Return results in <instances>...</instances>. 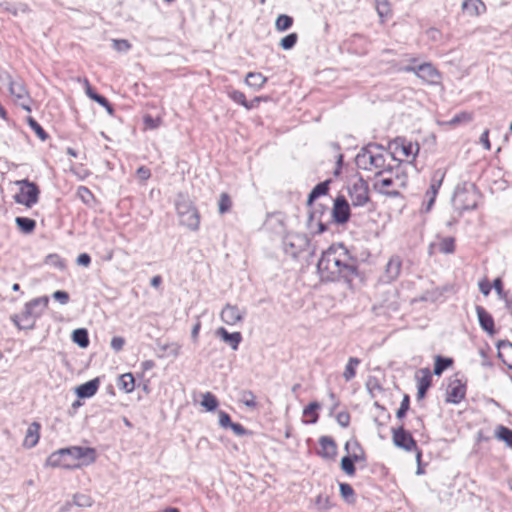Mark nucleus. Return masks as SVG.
Segmentation results:
<instances>
[{"instance_id":"f257e3e1","label":"nucleus","mask_w":512,"mask_h":512,"mask_svg":"<svg viewBox=\"0 0 512 512\" xmlns=\"http://www.w3.org/2000/svg\"><path fill=\"white\" fill-rule=\"evenodd\" d=\"M317 270L324 281H336L339 278H348L357 272L356 260L346 247L341 244H332L322 253L317 263Z\"/></svg>"},{"instance_id":"f03ea898","label":"nucleus","mask_w":512,"mask_h":512,"mask_svg":"<svg viewBox=\"0 0 512 512\" xmlns=\"http://www.w3.org/2000/svg\"><path fill=\"white\" fill-rule=\"evenodd\" d=\"M387 157L391 158L381 146L369 144L357 154L355 162L359 169L373 172L376 177L392 166L386 163Z\"/></svg>"},{"instance_id":"7ed1b4c3","label":"nucleus","mask_w":512,"mask_h":512,"mask_svg":"<svg viewBox=\"0 0 512 512\" xmlns=\"http://www.w3.org/2000/svg\"><path fill=\"white\" fill-rule=\"evenodd\" d=\"M408 177L400 167L391 166L373 180V188L387 196H398L400 190L407 185Z\"/></svg>"},{"instance_id":"20e7f679","label":"nucleus","mask_w":512,"mask_h":512,"mask_svg":"<svg viewBox=\"0 0 512 512\" xmlns=\"http://www.w3.org/2000/svg\"><path fill=\"white\" fill-rule=\"evenodd\" d=\"M48 302L49 299L47 296L35 298L26 303L20 314L12 316L11 319L19 328L31 329L35 325L36 318H38L47 307Z\"/></svg>"},{"instance_id":"39448f33","label":"nucleus","mask_w":512,"mask_h":512,"mask_svg":"<svg viewBox=\"0 0 512 512\" xmlns=\"http://www.w3.org/2000/svg\"><path fill=\"white\" fill-rule=\"evenodd\" d=\"M479 193L472 183H462L457 185L453 195V205L457 210H472L477 207Z\"/></svg>"},{"instance_id":"423d86ee","label":"nucleus","mask_w":512,"mask_h":512,"mask_svg":"<svg viewBox=\"0 0 512 512\" xmlns=\"http://www.w3.org/2000/svg\"><path fill=\"white\" fill-rule=\"evenodd\" d=\"M176 210L180 223L192 231H197L200 225V216L193 203L180 195L176 201Z\"/></svg>"},{"instance_id":"0eeeda50","label":"nucleus","mask_w":512,"mask_h":512,"mask_svg":"<svg viewBox=\"0 0 512 512\" xmlns=\"http://www.w3.org/2000/svg\"><path fill=\"white\" fill-rule=\"evenodd\" d=\"M16 184L20 186L19 192L14 195L16 203L30 208L38 202L40 191L35 183L24 179L16 181Z\"/></svg>"},{"instance_id":"6e6552de","label":"nucleus","mask_w":512,"mask_h":512,"mask_svg":"<svg viewBox=\"0 0 512 512\" xmlns=\"http://www.w3.org/2000/svg\"><path fill=\"white\" fill-rule=\"evenodd\" d=\"M285 250L293 257H297L301 252L308 250L310 239L306 234L288 233L284 238Z\"/></svg>"},{"instance_id":"1a4fd4ad","label":"nucleus","mask_w":512,"mask_h":512,"mask_svg":"<svg viewBox=\"0 0 512 512\" xmlns=\"http://www.w3.org/2000/svg\"><path fill=\"white\" fill-rule=\"evenodd\" d=\"M392 440L396 447L401 448L407 452L417 450L416 441L412 435L404 429L403 424L397 428H392Z\"/></svg>"},{"instance_id":"9d476101","label":"nucleus","mask_w":512,"mask_h":512,"mask_svg":"<svg viewBox=\"0 0 512 512\" xmlns=\"http://www.w3.org/2000/svg\"><path fill=\"white\" fill-rule=\"evenodd\" d=\"M351 203L355 207L364 206L369 201L367 184L359 180L349 188Z\"/></svg>"},{"instance_id":"9b49d317","label":"nucleus","mask_w":512,"mask_h":512,"mask_svg":"<svg viewBox=\"0 0 512 512\" xmlns=\"http://www.w3.org/2000/svg\"><path fill=\"white\" fill-rule=\"evenodd\" d=\"M405 70L415 72L420 79L429 84H437L440 80L439 72L429 63L421 64L418 67H406Z\"/></svg>"},{"instance_id":"f8f14e48","label":"nucleus","mask_w":512,"mask_h":512,"mask_svg":"<svg viewBox=\"0 0 512 512\" xmlns=\"http://www.w3.org/2000/svg\"><path fill=\"white\" fill-rule=\"evenodd\" d=\"M246 312L245 308H239L228 303L221 310L220 317L227 325H235L244 319Z\"/></svg>"},{"instance_id":"ddd939ff","label":"nucleus","mask_w":512,"mask_h":512,"mask_svg":"<svg viewBox=\"0 0 512 512\" xmlns=\"http://www.w3.org/2000/svg\"><path fill=\"white\" fill-rule=\"evenodd\" d=\"M332 217L337 224H345L348 222L350 218V206L343 196H339L334 200Z\"/></svg>"},{"instance_id":"4468645a","label":"nucleus","mask_w":512,"mask_h":512,"mask_svg":"<svg viewBox=\"0 0 512 512\" xmlns=\"http://www.w3.org/2000/svg\"><path fill=\"white\" fill-rule=\"evenodd\" d=\"M65 456H70L73 459L84 460V464L93 463L96 459V453L94 448L72 446L64 448Z\"/></svg>"},{"instance_id":"2eb2a0df","label":"nucleus","mask_w":512,"mask_h":512,"mask_svg":"<svg viewBox=\"0 0 512 512\" xmlns=\"http://www.w3.org/2000/svg\"><path fill=\"white\" fill-rule=\"evenodd\" d=\"M402 261L399 256H392L386 267L383 279L385 282H392L396 280L401 272Z\"/></svg>"},{"instance_id":"dca6fc26","label":"nucleus","mask_w":512,"mask_h":512,"mask_svg":"<svg viewBox=\"0 0 512 512\" xmlns=\"http://www.w3.org/2000/svg\"><path fill=\"white\" fill-rule=\"evenodd\" d=\"M476 314L481 328L489 335H494L496 330L494 319L491 316V314L488 313L482 306L479 305L476 306Z\"/></svg>"},{"instance_id":"f3484780","label":"nucleus","mask_w":512,"mask_h":512,"mask_svg":"<svg viewBox=\"0 0 512 512\" xmlns=\"http://www.w3.org/2000/svg\"><path fill=\"white\" fill-rule=\"evenodd\" d=\"M321 450L319 455L326 459H333L337 453L335 441L329 436H321L319 439Z\"/></svg>"},{"instance_id":"a211bd4d","label":"nucleus","mask_w":512,"mask_h":512,"mask_svg":"<svg viewBox=\"0 0 512 512\" xmlns=\"http://www.w3.org/2000/svg\"><path fill=\"white\" fill-rule=\"evenodd\" d=\"M216 335L227 343L234 351L238 349V346L242 341V335L240 332L229 333L224 327H219L216 330Z\"/></svg>"},{"instance_id":"6ab92c4d","label":"nucleus","mask_w":512,"mask_h":512,"mask_svg":"<svg viewBox=\"0 0 512 512\" xmlns=\"http://www.w3.org/2000/svg\"><path fill=\"white\" fill-rule=\"evenodd\" d=\"M99 379H92L76 388V394L79 398H90L94 396L99 388Z\"/></svg>"},{"instance_id":"aec40b11","label":"nucleus","mask_w":512,"mask_h":512,"mask_svg":"<svg viewBox=\"0 0 512 512\" xmlns=\"http://www.w3.org/2000/svg\"><path fill=\"white\" fill-rule=\"evenodd\" d=\"M462 9L469 16L477 17L486 11V6L481 0H464Z\"/></svg>"},{"instance_id":"412c9836","label":"nucleus","mask_w":512,"mask_h":512,"mask_svg":"<svg viewBox=\"0 0 512 512\" xmlns=\"http://www.w3.org/2000/svg\"><path fill=\"white\" fill-rule=\"evenodd\" d=\"M40 424L37 422L31 423L26 431L23 445L27 448L34 447L39 441Z\"/></svg>"},{"instance_id":"4be33fe9","label":"nucleus","mask_w":512,"mask_h":512,"mask_svg":"<svg viewBox=\"0 0 512 512\" xmlns=\"http://www.w3.org/2000/svg\"><path fill=\"white\" fill-rule=\"evenodd\" d=\"M3 80L7 81L10 94L14 97V99L28 93L22 81L13 80L9 74L6 73L3 76Z\"/></svg>"},{"instance_id":"5701e85b","label":"nucleus","mask_w":512,"mask_h":512,"mask_svg":"<svg viewBox=\"0 0 512 512\" xmlns=\"http://www.w3.org/2000/svg\"><path fill=\"white\" fill-rule=\"evenodd\" d=\"M498 356L512 370V343L508 341H500L498 344Z\"/></svg>"},{"instance_id":"b1692460","label":"nucleus","mask_w":512,"mask_h":512,"mask_svg":"<svg viewBox=\"0 0 512 512\" xmlns=\"http://www.w3.org/2000/svg\"><path fill=\"white\" fill-rule=\"evenodd\" d=\"M329 184L330 180L323 181L319 184H317L312 191L310 192L308 199H307V205L310 206L317 198L320 196L326 195L329 190Z\"/></svg>"},{"instance_id":"393cba45","label":"nucleus","mask_w":512,"mask_h":512,"mask_svg":"<svg viewBox=\"0 0 512 512\" xmlns=\"http://www.w3.org/2000/svg\"><path fill=\"white\" fill-rule=\"evenodd\" d=\"M65 450L61 448L55 452H53L46 460V465L51 467H69V464L64 461L65 458Z\"/></svg>"},{"instance_id":"a878e982","label":"nucleus","mask_w":512,"mask_h":512,"mask_svg":"<svg viewBox=\"0 0 512 512\" xmlns=\"http://www.w3.org/2000/svg\"><path fill=\"white\" fill-rule=\"evenodd\" d=\"M397 149H400L401 153L405 157H413L415 158L416 155L419 152V145L417 143L408 142L404 139L400 140L399 144L397 145Z\"/></svg>"},{"instance_id":"bb28decb","label":"nucleus","mask_w":512,"mask_h":512,"mask_svg":"<svg viewBox=\"0 0 512 512\" xmlns=\"http://www.w3.org/2000/svg\"><path fill=\"white\" fill-rule=\"evenodd\" d=\"M267 78L259 72H249L246 75L245 82L255 90H259L266 83Z\"/></svg>"},{"instance_id":"cd10ccee","label":"nucleus","mask_w":512,"mask_h":512,"mask_svg":"<svg viewBox=\"0 0 512 512\" xmlns=\"http://www.w3.org/2000/svg\"><path fill=\"white\" fill-rule=\"evenodd\" d=\"M376 1V10L381 18V21L384 22L392 15V3L390 0H375Z\"/></svg>"},{"instance_id":"c85d7f7f","label":"nucleus","mask_w":512,"mask_h":512,"mask_svg":"<svg viewBox=\"0 0 512 512\" xmlns=\"http://www.w3.org/2000/svg\"><path fill=\"white\" fill-rule=\"evenodd\" d=\"M495 437L503 441L508 447L512 448V430L503 425H498L495 429Z\"/></svg>"},{"instance_id":"c756f323","label":"nucleus","mask_w":512,"mask_h":512,"mask_svg":"<svg viewBox=\"0 0 512 512\" xmlns=\"http://www.w3.org/2000/svg\"><path fill=\"white\" fill-rule=\"evenodd\" d=\"M17 227L26 234H29L34 231L36 227L35 220L27 217H16L15 219Z\"/></svg>"},{"instance_id":"7c9ffc66","label":"nucleus","mask_w":512,"mask_h":512,"mask_svg":"<svg viewBox=\"0 0 512 512\" xmlns=\"http://www.w3.org/2000/svg\"><path fill=\"white\" fill-rule=\"evenodd\" d=\"M72 340L81 348H86L89 345L88 332L84 328H79L73 331Z\"/></svg>"},{"instance_id":"2f4dec72","label":"nucleus","mask_w":512,"mask_h":512,"mask_svg":"<svg viewBox=\"0 0 512 512\" xmlns=\"http://www.w3.org/2000/svg\"><path fill=\"white\" fill-rule=\"evenodd\" d=\"M118 386L126 393H130L134 390L135 380L131 373H126L120 376Z\"/></svg>"},{"instance_id":"473e14b6","label":"nucleus","mask_w":512,"mask_h":512,"mask_svg":"<svg viewBox=\"0 0 512 512\" xmlns=\"http://www.w3.org/2000/svg\"><path fill=\"white\" fill-rule=\"evenodd\" d=\"M419 373L421 374V376L417 375V388L424 389L427 391L431 386L432 380L430 370L428 368H424L421 369Z\"/></svg>"},{"instance_id":"72a5a7b5","label":"nucleus","mask_w":512,"mask_h":512,"mask_svg":"<svg viewBox=\"0 0 512 512\" xmlns=\"http://www.w3.org/2000/svg\"><path fill=\"white\" fill-rule=\"evenodd\" d=\"M239 402L250 409H255L257 406L256 397L250 390H243L240 392Z\"/></svg>"},{"instance_id":"f704fd0d","label":"nucleus","mask_w":512,"mask_h":512,"mask_svg":"<svg viewBox=\"0 0 512 512\" xmlns=\"http://www.w3.org/2000/svg\"><path fill=\"white\" fill-rule=\"evenodd\" d=\"M444 177H445V172L441 171V170H437L433 175L430 188L426 193L436 196L440 186L442 185Z\"/></svg>"},{"instance_id":"c9c22d12","label":"nucleus","mask_w":512,"mask_h":512,"mask_svg":"<svg viewBox=\"0 0 512 512\" xmlns=\"http://www.w3.org/2000/svg\"><path fill=\"white\" fill-rule=\"evenodd\" d=\"M465 396V387L460 383L451 387L448 391V401L453 403L460 402Z\"/></svg>"},{"instance_id":"e433bc0d","label":"nucleus","mask_w":512,"mask_h":512,"mask_svg":"<svg viewBox=\"0 0 512 512\" xmlns=\"http://www.w3.org/2000/svg\"><path fill=\"white\" fill-rule=\"evenodd\" d=\"M359 364H360V359H358L356 357L349 358L348 363L346 364L345 370L343 373V377L346 381H350L355 377V375H356L355 367L358 366Z\"/></svg>"},{"instance_id":"4c0bfd02","label":"nucleus","mask_w":512,"mask_h":512,"mask_svg":"<svg viewBox=\"0 0 512 512\" xmlns=\"http://www.w3.org/2000/svg\"><path fill=\"white\" fill-rule=\"evenodd\" d=\"M452 364L453 360L451 358L436 356L433 372L435 375L440 376Z\"/></svg>"},{"instance_id":"58836bf2","label":"nucleus","mask_w":512,"mask_h":512,"mask_svg":"<svg viewBox=\"0 0 512 512\" xmlns=\"http://www.w3.org/2000/svg\"><path fill=\"white\" fill-rule=\"evenodd\" d=\"M228 95L235 103L244 106L248 110L254 107L253 102H248L244 93L241 91L231 90Z\"/></svg>"},{"instance_id":"ea45409f","label":"nucleus","mask_w":512,"mask_h":512,"mask_svg":"<svg viewBox=\"0 0 512 512\" xmlns=\"http://www.w3.org/2000/svg\"><path fill=\"white\" fill-rule=\"evenodd\" d=\"M293 24V18L286 14H281L277 17L275 22L276 30L283 32L288 30Z\"/></svg>"},{"instance_id":"a19ab883","label":"nucleus","mask_w":512,"mask_h":512,"mask_svg":"<svg viewBox=\"0 0 512 512\" xmlns=\"http://www.w3.org/2000/svg\"><path fill=\"white\" fill-rule=\"evenodd\" d=\"M232 207V200L230 196L223 192L220 194L219 201H218V212L223 215L230 211Z\"/></svg>"},{"instance_id":"79ce46f5","label":"nucleus","mask_w":512,"mask_h":512,"mask_svg":"<svg viewBox=\"0 0 512 512\" xmlns=\"http://www.w3.org/2000/svg\"><path fill=\"white\" fill-rule=\"evenodd\" d=\"M320 408L319 403L317 402H311L307 407L303 410V415L310 417V419L307 421V423L314 424L318 420V414L317 409Z\"/></svg>"},{"instance_id":"37998d69","label":"nucleus","mask_w":512,"mask_h":512,"mask_svg":"<svg viewBox=\"0 0 512 512\" xmlns=\"http://www.w3.org/2000/svg\"><path fill=\"white\" fill-rule=\"evenodd\" d=\"M201 405L206 408L207 411H213L217 408L218 401L212 393L206 392L202 395Z\"/></svg>"},{"instance_id":"c03bdc74","label":"nucleus","mask_w":512,"mask_h":512,"mask_svg":"<svg viewBox=\"0 0 512 512\" xmlns=\"http://www.w3.org/2000/svg\"><path fill=\"white\" fill-rule=\"evenodd\" d=\"M297 40L298 35L296 33H290L281 39L280 46L284 50H290L296 45Z\"/></svg>"},{"instance_id":"a18cd8bd","label":"nucleus","mask_w":512,"mask_h":512,"mask_svg":"<svg viewBox=\"0 0 512 512\" xmlns=\"http://www.w3.org/2000/svg\"><path fill=\"white\" fill-rule=\"evenodd\" d=\"M27 122L42 141L47 139L48 134L34 118L28 117Z\"/></svg>"},{"instance_id":"49530a36","label":"nucleus","mask_w":512,"mask_h":512,"mask_svg":"<svg viewBox=\"0 0 512 512\" xmlns=\"http://www.w3.org/2000/svg\"><path fill=\"white\" fill-rule=\"evenodd\" d=\"M77 196L85 204H90L93 201V199H94V196L91 193V191L87 187H85V186L78 187V189H77Z\"/></svg>"},{"instance_id":"de8ad7c7","label":"nucleus","mask_w":512,"mask_h":512,"mask_svg":"<svg viewBox=\"0 0 512 512\" xmlns=\"http://www.w3.org/2000/svg\"><path fill=\"white\" fill-rule=\"evenodd\" d=\"M341 468L347 475H354L355 466L353 459L350 456H345L341 459Z\"/></svg>"},{"instance_id":"09e8293b","label":"nucleus","mask_w":512,"mask_h":512,"mask_svg":"<svg viewBox=\"0 0 512 512\" xmlns=\"http://www.w3.org/2000/svg\"><path fill=\"white\" fill-rule=\"evenodd\" d=\"M2 6L4 7V9L10 13H12L13 15H18L19 12L21 13H27L29 11V8L26 4H20L18 6H14L8 2H5L2 4Z\"/></svg>"},{"instance_id":"8fccbe9b","label":"nucleus","mask_w":512,"mask_h":512,"mask_svg":"<svg viewBox=\"0 0 512 512\" xmlns=\"http://www.w3.org/2000/svg\"><path fill=\"white\" fill-rule=\"evenodd\" d=\"M45 263L60 270L65 268L64 261L57 254H49L45 259Z\"/></svg>"},{"instance_id":"3c124183","label":"nucleus","mask_w":512,"mask_h":512,"mask_svg":"<svg viewBox=\"0 0 512 512\" xmlns=\"http://www.w3.org/2000/svg\"><path fill=\"white\" fill-rule=\"evenodd\" d=\"M73 503L79 507H90L92 505V499L85 494H76L73 497Z\"/></svg>"},{"instance_id":"603ef678","label":"nucleus","mask_w":512,"mask_h":512,"mask_svg":"<svg viewBox=\"0 0 512 512\" xmlns=\"http://www.w3.org/2000/svg\"><path fill=\"white\" fill-rule=\"evenodd\" d=\"M454 239L453 238H444L439 243V250L442 253H452L454 251Z\"/></svg>"},{"instance_id":"864d4df0","label":"nucleus","mask_w":512,"mask_h":512,"mask_svg":"<svg viewBox=\"0 0 512 512\" xmlns=\"http://www.w3.org/2000/svg\"><path fill=\"white\" fill-rule=\"evenodd\" d=\"M340 494L347 502L353 501L354 491L351 485L340 483Z\"/></svg>"},{"instance_id":"5fc2aeb1","label":"nucleus","mask_w":512,"mask_h":512,"mask_svg":"<svg viewBox=\"0 0 512 512\" xmlns=\"http://www.w3.org/2000/svg\"><path fill=\"white\" fill-rule=\"evenodd\" d=\"M472 120L471 114L467 112H462L460 114L455 115L448 123L452 126H456L460 123H468Z\"/></svg>"},{"instance_id":"6e6d98bb","label":"nucleus","mask_w":512,"mask_h":512,"mask_svg":"<svg viewBox=\"0 0 512 512\" xmlns=\"http://www.w3.org/2000/svg\"><path fill=\"white\" fill-rule=\"evenodd\" d=\"M409 406H410L409 396L405 395L401 401L399 409L396 412V417L398 419L403 418L405 416V414L407 413V411L409 410Z\"/></svg>"},{"instance_id":"4d7b16f0","label":"nucleus","mask_w":512,"mask_h":512,"mask_svg":"<svg viewBox=\"0 0 512 512\" xmlns=\"http://www.w3.org/2000/svg\"><path fill=\"white\" fill-rule=\"evenodd\" d=\"M15 102L21 107L23 108L24 110H26L27 112H31V98L29 97V94L26 93L22 96H20L19 98H16L14 99Z\"/></svg>"},{"instance_id":"13d9d810","label":"nucleus","mask_w":512,"mask_h":512,"mask_svg":"<svg viewBox=\"0 0 512 512\" xmlns=\"http://www.w3.org/2000/svg\"><path fill=\"white\" fill-rule=\"evenodd\" d=\"M113 48L119 52H127L131 48V44L125 39L113 40Z\"/></svg>"},{"instance_id":"bf43d9fd","label":"nucleus","mask_w":512,"mask_h":512,"mask_svg":"<svg viewBox=\"0 0 512 512\" xmlns=\"http://www.w3.org/2000/svg\"><path fill=\"white\" fill-rule=\"evenodd\" d=\"M218 416H219V425L222 428H229V426L232 424L229 414H227L225 411L221 410L218 412Z\"/></svg>"},{"instance_id":"052dcab7","label":"nucleus","mask_w":512,"mask_h":512,"mask_svg":"<svg viewBox=\"0 0 512 512\" xmlns=\"http://www.w3.org/2000/svg\"><path fill=\"white\" fill-rule=\"evenodd\" d=\"M125 344V340L123 337H120V336H115L111 339V348L116 351V352H119L122 350L123 346Z\"/></svg>"},{"instance_id":"680f3d73","label":"nucleus","mask_w":512,"mask_h":512,"mask_svg":"<svg viewBox=\"0 0 512 512\" xmlns=\"http://www.w3.org/2000/svg\"><path fill=\"white\" fill-rule=\"evenodd\" d=\"M336 420L340 426L347 427L350 423V415L347 412H339Z\"/></svg>"},{"instance_id":"e2e57ef3","label":"nucleus","mask_w":512,"mask_h":512,"mask_svg":"<svg viewBox=\"0 0 512 512\" xmlns=\"http://www.w3.org/2000/svg\"><path fill=\"white\" fill-rule=\"evenodd\" d=\"M53 298L59 301L61 304H66L69 300V295L65 291L58 290L53 293Z\"/></svg>"},{"instance_id":"0e129e2a","label":"nucleus","mask_w":512,"mask_h":512,"mask_svg":"<svg viewBox=\"0 0 512 512\" xmlns=\"http://www.w3.org/2000/svg\"><path fill=\"white\" fill-rule=\"evenodd\" d=\"M233 433L237 436H243L248 434V431L239 423H233L229 426Z\"/></svg>"},{"instance_id":"69168bd1","label":"nucleus","mask_w":512,"mask_h":512,"mask_svg":"<svg viewBox=\"0 0 512 512\" xmlns=\"http://www.w3.org/2000/svg\"><path fill=\"white\" fill-rule=\"evenodd\" d=\"M137 176L140 180L142 181H146L150 178L151 176V172H150V169H148L147 167L145 166H141L137 169Z\"/></svg>"},{"instance_id":"338daca9","label":"nucleus","mask_w":512,"mask_h":512,"mask_svg":"<svg viewBox=\"0 0 512 512\" xmlns=\"http://www.w3.org/2000/svg\"><path fill=\"white\" fill-rule=\"evenodd\" d=\"M493 287L496 290V292L500 298H505V295L507 293L504 292V290H503V284H502V281L500 278H497L494 280Z\"/></svg>"},{"instance_id":"774afa93","label":"nucleus","mask_w":512,"mask_h":512,"mask_svg":"<svg viewBox=\"0 0 512 512\" xmlns=\"http://www.w3.org/2000/svg\"><path fill=\"white\" fill-rule=\"evenodd\" d=\"M76 262L78 265L87 267L91 263V257L87 253H82L77 257Z\"/></svg>"}]
</instances>
